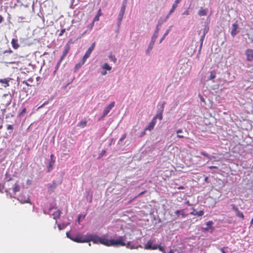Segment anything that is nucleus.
Returning a JSON list of instances; mask_svg holds the SVG:
<instances>
[{"mask_svg": "<svg viewBox=\"0 0 253 253\" xmlns=\"http://www.w3.org/2000/svg\"><path fill=\"white\" fill-rule=\"evenodd\" d=\"M102 68L103 69H105L108 71H110L112 69V67L111 66H110L107 63H104L102 66Z\"/></svg>", "mask_w": 253, "mask_h": 253, "instance_id": "27", "label": "nucleus"}, {"mask_svg": "<svg viewBox=\"0 0 253 253\" xmlns=\"http://www.w3.org/2000/svg\"><path fill=\"white\" fill-rule=\"evenodd\" d=\"M126 247L128 249H138V248H142V246L139 245L138 246H135L134 245H130V242H128L126 244H125Z\"/></svg>", "mask_w": 253, "mask_h": 253, "instance_id": "21", "label": "nucleus"}, {"mask_svg": "<svg viewBox=\"0 0 253 253\" xmlns=\"http://www.w3.org/2000/svg\"><path fill=\"white\" fill-rule=\"evenodd\" d=\"M216 77V72L214 71H212L210 73V75L209 78V80H212L214 79Z\"/></svg>", "mask_w": 253, "mask_h": 253, "instance_id": "28", "label": "nucleus"}, {"mask_svg": "<svg viewBox=\"0 0 253 253\" xmlns=\"http://www.w3.org/2000/svg\"><path fill=\"white\" fill-rule=\"evenodd\" d=\"M95 45V42H94L92 43L90 46L88 48V50L86 51L85 53L84 54L83 57L85 60H86V59L90 56L92 51L94 48Z\"/></svg>", "mask_w": 253, "mask_h": 253, "instance_id": "6", "label": "nucleus"}, {"mask_svg": "<svg viewBox=\"0 0 253 253\" xmlns=\"http://www.w3.org/2000/svg\"><path fill=\"white\" fill-rule=\"evenodd\" d=\"M11 44L13 48L15 49H17L19 47L17 40L13 39L11 41Z\"/></svg>", "mask_w": 253, "mask_h": 253, "instance_id": "23", "label": "nucleus"}, {"mask_svg": "<svg viewBox=\"0 0 253 253\" xmlns=\"http://www.w3.org/2000/svg\"><path fill=\"white\" fill-rule=\"evenodd\" d=\"M156 123V121H155V119H152L151 122L149 123L148 126L145 128V131L147 130L149 131L152 130L154 128Z\"/></svg>", "mask_w": 253, "mask_h": 253, "instance_id": "14", "label": "nucleus"}, {"mask_svg": "<svg viewBox=\"0 0 253 253\" xmlns=\"http://www.w3.org/2000/svg\"><path fill=\"white\" fill-rule=\"evenodd\" d=\"M169 253H174L172 251H170Z\"/></svg>", "mask_w": 253, "mask_h": 253, "instance_id": "63", "label": "nucleus"}, {"mask_svg": "<svg viewBox=\"0 0 253 253\" xmlns=\"http://www.w3.org/2000/svg\"><path fill=\"white\" fill-rule=\"evenodd\" d=\"M65 29H63L61 30L60 33L59 34V36L61 37L62 36L63 34L65 33Z\"/></svg>", "mask_w": 253, "mask_h": 253, "instance_id": "40", "label": "nucleus"}, {"mask_svg": "<svg viewBox=\"0 0 253 253\" xmlns=\"http://www.w3.org/2000/svg\"><path fill=\"white\" fill-rule=\"evenodd\" d=\"M70 49V44L69 43H67L64 46V49L63 54L60 57L61 60H63L64 59V58L66 57V56L69 52Z\"/></svg>", "mask_w": 253, "mask_h": 253, "instance_id": "12", "label": "nucleus"}, {"mask_svg": "<svg viewBox=\"0 0 253 253\" xmlns=\"http://www.w3.org/2000/svg\"><path fill=\"white\" fill-rule=\"evenodd\" d=\"M63 60H61V58L60 59L59 61L57 62V64H56V67H55V72L57 70H58L60 65V63H61L62 61Z\"/></svg>", "mask_w": 253, "mask_h": 253, "instance_id": "36", "label": "nucleus"}, {"mask_svg": "<svg viewBox=\"0 0 253 253\" xmlns=\"http://www.w3.org/2000/svg\"><path fill=\"white\" fill-rule=\"evenodd\" d=\"M182 132V130L181 129H179L176 130V133L178 134L179 133H181Z\"/></svg>", "mask_w": 253, "mask_h": 253, "instance_id": "51", "label": "nucleus"}, {"mask_svg": "<svg viewBox=\"0 0 253 253\" xmlns=\"http://www.w3.org/2000/svg\"><path fill=\"white\" fill-rule=\"evenodd\" d=\"M86 124H87L86 121H82L79 123L78 126L84 128L86 126Z\"/></svg>", "mask_w": 253, "mask_h": 253, "instance_id": "29", "label": "nucleus"}, {"mask_svg": "<svg viewBox=\"0 0 253 253\" xmlns=\"http://www.w3.org/2000/svg\"><path fill=\"white\" fill-rule=\"evenodd\" d=\"M2 19H3L2 17H1V19H0L1 21L2 20Z\"/></svg>", "mask_w": 253, "mask_h": 253, "instance_id": "64", "label": "nucleus"}, {"mask_svg": "<svg viewBox=\"0 0 253 253\" xmlns=\"http://www.w3.org/2000/svg\"><path fill=\"white\" fill-rule=\"evenodd\" d=\"M97 15H98V16H99L100 15H101L100 9H99V11H98V13H97Z\"/></svg>", "mask_w": 253, "mask_h": 253, "instance_id": "60", "label": "nucleus"}, {"mask_svg": "<svg viewBox=\"0 0 253 253\" xmlns=\"http://www.w3.org/2000/svg\"><path fill=\"white\" fill-rule=\"evenodd\" d=\"M209 168L210 169H218V167L216 166H210L209 167Z\"/></svg>", "mask_w": 253, "mask_h": 253, "instance_id": "45", "label": "nucleus"}, {"mask_svg": "<svg viewBox=\"0 0 253 253\" xmlns=\"http://www.w3.org/2000/svg\"><path fill=\"white\" fill-rule=\"evenodd\" d=\"M18 200L23 204L24 203H30L31 202L29 198L28 195L25 193H22L19 196Z\"/></svg>", "mask_w": 253, "mask_h": 253, "instance_id": "4", "label": "nucleus"}, {"mask_svg": "<svg viewBox=\"0 0 253 253\" xmlns=\"http://www.w3.org/2000/svg\"><path fill=\"white\" fill-rule=\"evenodd\" d=\"M85 61H86V60L83 58L82 59V60H81V61L79 63H78L76 65L75 67V71H77L79 68H80L84 64Z\"/></svg>", "mask_w": 253, "mask_h": 253, "instance_id": "20", "label": "nucleus"}, {"mask_svg": "<svg viewBox=\"0 0 253 253\" xmlns=\"http://www.w3.org/2000/svg\"><path fill=\"white\" fill-rule=\"evenodd\" d=\"M166 37H164V36H163V37L161 38L160 41V43H161L162 42V41L165 39Z\"/></svg>", "mask_w": 253, "mask_h": 253, "instance_id": "54", "label": "nucleus"}, {"mask_svg": "<svg viewBox=\"0 0 253 253\" xmlns=\"http://www.w3.org/2000/svg\"><path fill=\"white\" fill-rule=\"evenodd\" d=\"M126 7V1L125 2H123L120 10L125 12Z\"/></svg>", "mask_w": 253, "mask_h": 253, "instance_id": "35", "label": "nucleus"}, {"mask_svg": "<svg viewBox=\"0 0 253 253\" xmlns=\"http://www.w3.org/2000/svg\"><path fill=\"white\" fill-rule=\"evenodd\" d=\"M20 186L17 182L15 183L14 185V187L12 188V191L13 193L15 194L16 192H19L20 191Z\"/></svg>", "mask_w": 253, "mask_h": 253, "instance_id": "22", "label": "nucleus"}, {"mask_svg": "<svg viewBox=\"0 0 253 253\" xmlns=\"http://www.w3.org/2000/svg\"><path fill=\"white\" fill-rule=\"evenodd\" d=\"M144 192H145L144 191L142 192L140 194V195H142Z\"/></svg>", "mask_w": 253, "mask_h": 253, "instance_id": "62", "label": "nucleus"}, {"mask_svg": "<svg viewBox=\"0 0 253 253\" xmlns=\"http://www.w3.org/2000/svg\"><path fill=\"white\" fill-rule=\"evenodd\" d=\"M200 96V99H201V100L202 101V102H205V99L204 98V97L201 96V95H199Z\"/></svg>", "mask_w": 253, "mask_h": 253, "instance_id": "50", "label": "nucleus"}, {"mask_svg": "<svg viewBox=\"0 0 253 253\" xmlns=\"http://www.w3.org/2000/svg\"><path fill=\"white\" fill-rule=\"evenodd\" d=\"M119 14H122V15H124V14H125V12H124V11H121V10H120V12H119Z\"/></svg>", "mask_w": 253, "mask_h": 253, "instance_id": "59", "label": "nucleus"}, {"mask_svg": "<svg viewBox=\"0 0 253 253\" xmlns=\"http://www.w3.org/2000/svg\"><path fill=\"white\" fill-rule=\"evenodd\" d=\"M7 129L8 130H9V129H10V130H13V126H12V125H8L7 126Z\"/></svg>", "mask_w": 253, "mask_h": 253, "instance_id": "41", "label": "nucleus"}, {"mask_svg": "<svg viewBox=\"0 0 253 253\" xmlns=\"http://www.w3.org/2000/svg\"><path fill=\"white\" fill-rule=\"evenodd\" d=\"M208 11V8H204L203 7H201L198 13L200 16H206L207 15Z\"/></svg>", "mask_w": 253, "mask_h": 253, "instance_id": "16", "label": "nucleus"}, {"mask_svg": "<svg viewBox=\"0 0 253 253\" xmlns=\"http://www.w3.org/2000/svg\"><path fill=\"white\" fill-rule=\"evenodd\" d=\"M61 213V212L59 210H57L56 211L52 213L53 215V218L56 219L57 218H59Z\"/></svg>", "mask_w": 253, "mask_h": 253, "instance_id": "25", "label": "nucleus"}, {"mask_svg": "<svg viewBox=\"0 0 253 253\" xmlns=\"http://www.w3.org/2000/svg\"><path fill=\"white\" fill-rule=\"evenodd\" d=\"M158 36V29L157 28L156 31H155L151 39V44H152V45H154V43Z\"/></svg>", "mask_w": 253, "mask_h": 253, "instance_id": "17", "label": "nucleus"}, {"mask_svg": "<svg viewBox=\"0 0 253 253\" xmlns=\"http://www.w3.org/2000/svg\"><path fill=\"white\" fill-rule=\"evenodd\" d=\"M210 229H211L209 227L202 228V231L204 232L208 231Z\"/></svg>", "mask_w": 253, "mask_h": 253, "instance_id": "42", "label": "nucleus"}, {"mask_svg": "<svg viewBox=\"0 0 253 253\" xmlns=\"http://www.w3.org/2000/svg\"><path fill=\"white\" fill-rule=\"evenodd\" d=\"M200 154L203 156H205V157H207L208 159H211V156H210V155H209L208 154H207L206 153H205V152H203V151H202L201 152Z\"/></svg>", "mask_w": 253, "mask_h": 253, "instance_id": "34", "label": "nucleus"}, {"mask_svg": "<svg viewBox=\"0 0 253 253\" xmlns=\"http://www.w3.org/2000/svg\"><path fill=\"white\" fill-rule=\"evenodd\" d=\"M153 45H152V44H151V42H150L149 44V45L148 50H151L153 48Z\"/></svg>", "mask_w": 253, "mask_h": 253, "instance_id": "46", "label": "nucleus"}, {"mask_svg": "<svg viewBox=\"0 0 253 253\" xmlns=\"http://www.w3.org/2000/svg\"><path fill=\"white\" fill-rule=\"evenodd\" d=\"M10 96L8 95H4L1 99V104L7 106L10 103Z\"/></svg>", "mask_w": 253, "mask_h": 253, "instance_id": "9", "label": "nucleus"}, {"mask_svg": "<svg viewBox=\"0 0 253 253\" xmlns=\"http://www.w3.org/2000/svg\"><path fill=\"white\" fill-rule=\"evenodd\" d=\"M181 1V0H175L174 3L173 4L172 6V8H171V9L170 10V11H169V13L168 14V15H167V17H168L169 16V15H170L172 12H173V11H174V10L175 9V8L177 7V4Z\"/></svg>", "mask_w": 253, "mask_h": 253, "instance_id": "15", "label": "nucleus"}, {"mask_svg": "<svg viewBox=\"0 0 253 253\" xmlns=\"http://www.w3.org/2000/svg\"><path fill=\"white\" fill-rule=\"evenodd\" d=\"M101 239L97 235L87 234L86 243L92 241L94 243H100Z\"/></svg>", "mask_w": 253, "mask_h": 253, "instance_id": "3", "label": "nucleus"}, {"mask_svg": "<svg viewBox=\"0 0 253 253\" xmlns=\"http://www.w3.org/2000/svg\"><path fill=\"white\" fill-rule=\"evenodd\" d=\"M177 189H179V190H180V189H184V186H180L178 187L177 188Z\"/></svg>", "mask_w": 253, "mask_h": 253, "instance_id": "53", "label": "nucleus"}, {"mask_svg": "<svg viewBox=\"0 0 253 253\" xmlns=\"http://www.w3.org/2000/svg\"><path fill=\"white\" fill-rule=\"evenodd\" d=\"M175 214L177 215L180 214L182 216V217H185L187 216V214L184 213L183 210H177L175 211Z\"/></svg>", "mask_w": 253, "mask_h": 253, "instance_id": "24", "label": "nucleus"}, {"mask_svg": "<svg viewBox=\"0 0 253 253\" xmlns=\"http://www.w3.org/2000/svg\"><path fill=\"white\" fill-rule=\"evenodd\" d=\"M232 210L236 212V215L238 217L242 218V219H244V215L242 212L239 211V209L237 207V206L234 205H231Z\"/></svg>", "mask_w": 253, "mask_h": 253, "instance_id": "7", "label": "nucleus"}, {"mask_svg": "<svg viewBox=\"0 0 253 253\" xmlns=\"http://www.w3.org/2000/svg\"><path fill=\"white\" fill-rule=\"evenodd\" d=\"M125 137H126V134L124 135L123 136V137H122V138L121 139V140L122 141V140H124L125 138Z\"/></svg>", "mask_w": 253, "mask_h": 253, "instance_id": "61", "label": "nucleus"}, {"mask_svg": "<svg viewBox=\"0 0 253 253\" xmlns=\"http://www.w3.org/2000/svg\"><path fill=\"white\" fill-rule=\"evenodd\" d=\"M99 20V16L98 15H96L94 18V20H93V21H98Z\"/></svg>", "mask_w": 253, "mask_h": 253, "instance_id": "48", "label": "nucleus"}, {"mask_svg": "<svg viewBox=\"0 0 253 253\" xmlns=\"http://www.w3.org/2000/svg\"><path fill=\"white\" fill-rule=\"evenodd\" d=\"M67 237L72 241L77 243H86L87 234L82 235L78 234L76 236L71 235L69 232H66Z\"/></svg>", "mask_w": 253, "mask_h": 253, "instance_id": "2", "label": "nucleus"}, {"mask_svg": "<svg viewBox=\"0 0 253 253\" xmlns=\"http://www.w3.org/2000/svg\"><path fill=\"white\" fill-rule=\"evenodd\" d=\"M26 109L25 108H24L22 110V112H21V113H22V114H23V113H25L26 112Z\"/></svg>", "mask_w": 253, "mask_h": 253, "instance_id": "55", "label": "nucleus"}, {"mask_svg": "<svg viewBox=\"0 0 253 253\" xmlns=\"http://www.w3.org/2000/svg\"><path fill=\"white\" fill-rule=\"evenodd\" d=\"M115 102L114 101L111 102L109 105H108L104 110L102 117L103 118L106 116L110 112V111L113 108Z\"/></svg>", "mask_w": 253, "mask_h": 253, "instance_id": "10", "label": "nucleus"}, {"mask_svg": "<svg viewBox=\"0 0 253 253\" xmlns=\"http://www.w3.org/2000/svg\"><path fill=\"white\" fill-rule=\"evenodd\" d=\"M56 184L53 182L52 184H50L49 186V189L50 191L53 192L54 189L56 187Z\"/></svg>", "mask_w": 253, "mask_h": 253, "instance_id": "30", "label": "nucleus"}, {"mask_svg": "<svg viewBox=\"0 0 253 253\" xmlns=\"http://www.w3.org/2000/svg\"><path fill=\"white\" fill-rule=\"evenodd\" d=\"M153 244V241L149 240L147 243L145 245L144 249L146 250H156L158 248V245Z\"/></svg>", "mask_w": 253, "mask_h": 253, "instance_id": "8", "label": "nucleus"}, {"mask_svg": "<svg viewBox=\"0 0 253 253\" xmlns=\"http://www.w3.org/2000/svg\"><path fill=\"white\" fill-rule=\"evenodd\" d=\"M93 25H94V21H93V22L91 23V24L90 25V29H91V28H92V27L93 26Z\"/></svg>", "mask_w": 253, "mask_h": 253, "instance_id": "56", "label": "nucleus"}, {"mask_svg": "<svg viewBox=\"0 0 253 253\" xmlns=\"http://www.w3.org/2000/svg\"><path fill=\"white\" fill-rule=\"evenodd\" d=\"M166 104V102H164L162 105V106L161 107V109L160 110H163V111L164 110V106H165V104Z\"/></svg>", "mask_w": 253, "mask_h": 253, "instance_id": "49", "label": "nucleus"}, {"mask_svg": "<svg viewBox=\"0 0 253 253\" xmlns=\"http://www.w3.org/2000/svg\"><path fill=\"white\" fill-rule=\"evenodd\" d=\"M54 155L51 154L50 156V160L49 161L48 167L47 168V171L50 172L52 169V167L55 163V160H54Z\"/></svg>", "mask_w": 253, "mask_h": 253, "instance_id": "11", "label": "nucleus"}, {"mask_svg": "<svg viewBox=\"0 0 253 253\" xmlns=\"http://www.w3.org/2000/svg\"><path fill=\"white\" fill-rule=\"evenodd\" d=\"M11 80V79L10 78L1 79V84L4 87H6L7 86H9L8 83Z\"/></svg>", "mask_w": 253, "mask_h": 253, "instance_id": "19", "label": "nucleus"}, {"mask_svg": "<svg viewBox=\"0 0 253 253\" xmlns=\"http://www.w3.org/2000/svg\"><path fill=\"white\" fill-rule=\"evenodd\" d=\"M163 110H159L156 116L153 119H155V121H156L157 119L162 120L163 119Z\"/></svg>", "mask_w": 253, "mask_h": 253, "instance_id": "18", "label": "nucleus"}, {"mask_svg": "<svg viewBox=\"0 0 253 253\" xmlns=\"http://www.w3.org/2000/svg\"><path fill=\"white\" fill-rule=\"evenodd\" d=\"M213 224V222L212 221H209L206 223L207 227H209L212 230L213 229V227H212Z\"/></svg>", "mask_w": 253, "mask_h": 253, "instance_id": "31", "label": "nucleus"}, {"mask_svg": "<svg viewBox=\"0 0 253 253\" xmlns=\"http://www.w3.org/2000/svg\"><path fill=\"white\" fill-rule=\"evenodd\" d=\"M183 15H189V11H188V10H185V11L183 13Z\"/></svg>", "mask_w": 253, "mask_h": 253, "instance_id": "44", "label": "nucleus"}, {"mask_svg": "<svg viewBox=\"0 0 253 253\" xmlns=\"http://www.w3.org/2000/svg\"><path fill=\"white\" fill-rule=\"evenodd\" d=\"M160 251L163 252V253H165L164 248L161 246H158V248Z\"/></svg>", "mask_w": 253, "mask_h": 253, "instance_id": "39", "label": "nucleus"}, {"mask_svg": "<svg viewBox=\"0 0 253 253\" xmlns=\"http://www.w3.org/2000/svg\"><path fill=\"white\" fill-rule=\"evenodd\" d=\"M124 15L122 14H119L118 17V25H121L122 20L123 18Z\"/></svg>", "mask_w": 253, "mask_h": 253, "instance_id": "33", "label": "nucleus"}, {"mask_svg": "<svg viewBox=\"0 0 253 253\" xmlns=\"http://www.w3.org/2000/svg\"><path fill=\"white\" fill-rule=\"evenodd\" d=\"M205 36H206V35L203 34V35L201 37V39H200V41H201V47L202 46V44H203L204 40L205 39Z\"/></svg>", "mask_w": 253, "mask_h": 253, "instance_id": "38", "label": "nucleus"}, {"mask_svg": "<svg viewBox=\"0 0 253 253\" xmlns=\"http://www.w3.org/2000/svg\"><path fill=\"white\" fill-rule=\"evenodd\" d=\"M125 236H120L118 239H108L105 238H101L100 244L106 246H125Z\"/></svg>", "mask_w": 253, "mask_h": 253, "instance_id": "1", "label": "nucleus"}, {"mask_svg": "<svg viewBox=\"0 0 253 253\" xmlns=\"http://www.w3.org/2000/svg\"><path fill=\"white\" fill-rule=\"evenodd\" d=\"M204 213V212L203 210H200L199 211H196L195 212H191V214H193L194 215H197L198 216H202V215H203Z\"/></svg>", "mask_w": 253, "mask_h": 253, "instance_id": "26", "label": "nucleus"}, {"mask_svg": "<svg viewBox=\"0 0 253 253\" xmlns=\"http://www.w3.org/2000/svg\"><path fill=\"white\" fill-rule=\"evenodd\" d=\"M220 251L222 253H226L224 251V248H221Z\"/></svg>", "mask_w": 253, "mask_h": 253, "instance_id": "58", "label": "nucleus"}, {"mask_svg": "<svg viewBox=\"0 0 253 253\" xmlns=\"http://www.w3.org/2000/svg\"><path fill=\"white\" fill-rule=\"evenodd\" d=\"M177 136L178 137V138H182L184 137V136L182 135H180V134H177Z\"/></svg>", "mask_w": 253, "mask_h": 253, "instance_id": "52", "label": "nucleus"}, {"mask_svg": "<svg viewBox=\"0 0 253 253\" xmlns=\"http://www.w3.org/2000/svg\"><path fill=\"white\" fill-rule=\"evenodd\" d=\"M209 28L208 26H205L204 29L203 34L206 35L209 31Z\"/></svg>", "mask_w": 253, "mask_h": 253, "instance_id": "37", "label": "nucleus"}, {"mask_svg": "<svg viewBox=\"0 0 253 253\" xmlns=\"http://www.w3.org/2000/svg\"><path fill=\"white\" fill-rule=\"evenodd\" d=\"M245 54L247 61L253 62V49H247L245 51Z\"/></svg>", "mask_w": 253, "mask_h": 253, "instance_id": "5", "label": "nucleus"}, {"mask_svg": "<svg viewBox=\"0 0 253 253\" xmlns=\"http://www.w3.org/2000/svg\"><path fill=\"white\" fill-rule=\"evenodd\" d=\"M170 30V28H169V29H168V30L166 31L165 33V34H164V37H166V36H167V35H168V34L169 33V32Z\"/></svg>", "mask_w": 253, "mask_h": 253, "instance_id": "43", "label": "nucleus"}, {"mask_svg": "<svg viewBox=\"0 0 253 253\" xmlns=\"http://www.w3.org/2000/svg\"><path fill=\"white\" fill-rule=\"evenodd\" d=\"M11 180V178H9V179L7 180V182H5V183H4L5 186H6V185L9 186V181H10V180Z\"/></svg>", "mask_w": 253, "mask_h": 253, "instance_id": "47", "label": "nucleus"}, {"mask_svg": "<svg viewBox=\"0 0 253 253\" xmlns=\"http://www.w3.org/2000/svg\"><path fill=\"white\" fill-rule=\"evenodd\" d=\"M106 74H107L106 71H103V72H102V73H101V74H102V75H105Z\"/></svg>", "mask_w": 253, "mask_h": 253, "instance_id": "57", "label": "nucleus"}, {"mask_svg": "<svg viewBox=\"0 0 253 253\" xmlns=\"http://www.w3.org/2000/svg\"><path fill=\"white\" fill-rule=\"evenodd\" d=\"M239 28L238 24L237 22H235L232 24V30L231 32V34L233 37H234L237 33V30Z\"/></svg>", "mask_w": 253, "mask_h": 253, "instance_id": "13", "label": "nucleus"}, {"mask_svg": "<svg viewBox=\"0 0 253 253\" xmlns=\"http://www.w3.org/2000/svg\"><path fill=\"white\" fill-rule=\"evenodd\" d=\"M109 57L110 60L114 63H116V62L117 61V58H116L115 55L111 54L109 55Z\"/></svg>", "mask_w": 253, "mask_h": 253, "instance_id": "32", "label": "nucleus"}]
</instances>
